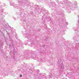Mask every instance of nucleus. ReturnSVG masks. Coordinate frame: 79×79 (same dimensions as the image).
Here are the masks:
<instances>
[{
  "instance_id": "obj_1",
  "label": "nucleus",
  "mask_w": 79,
  "mask_h": 79,
  "mask_svg": "<svg viewBox=\"0 0 79 79\" xmlns=\"http://www.w3.org/2000/svg\"><path fill=\"white\" fill-rule=\"evenodd\" d=\"M75 6H76L75 5H73V6H71L70 7L71 10V9H72V8H73H73H75Z\"/></svg>"
},
{
  "instance_id": "obj_2",
  "label": "nucleus",
  "mask_w": 79,
  "mask_h": 79,
  "mask_svg": "<svg viewBox=\"0 0 79 79\" xmlns=\"http://www.w3.org/2000/svg\"><path fill=\"white\" fill-rule=\"evenodd\" d=\"M28 41L30 42H32V40H29Z\"/></svg>"
},
{
  "instance_id": "obj_3",
  "label": "nucleus",
  "mask_w": 79,
  "mask_h": 79,
  "mask_svg": "<svg viewBox=\"0 0 79 79\" xmlns=\"http://www.w3.org/2000/svg\"><path fill=\"white\" fill-rule=\"evenodd\" d=\"M6 32H7V33H6V34L7 35H10V34L9 33V32H8V31H6Z\"/></svg>"
},
{
  "instance_id": "obj_4",
  "label": "nucleus",
  "mask_w": 79,
  "mask_h": 79,
  "mask_svg": "<svg viewBox=\"0 0 79 79\" xmlns=\"http://www.w3.org/2000/svg\"><path fill=\"white\" fill-rule=\"evenodd\" d=\"M14 7H15V8H16V7H18V6H17V5H14Z\"/></svg>"
},
{
  "instance_id": "obj_5",
  "label": "nucleus",
  "mask_w": 79,
  "mask_h": 79,
  "mask_svg": "<svg viewBox=\"0 0 79 79\" xmlns=\"http://www.w3.org/2000/svg\"><path fill=\"white\" fill-rule=\"evenodd\" d=\"M66 25H68V22H66Z\"/></svg>"
},
{
  "instance_id": "obj_6",
  "label": "nucleus",
  "mask_w": 79,
  "mask_h": 79,
  "mask_svg": "<svg viewBox=\"0 0 79 79\" xmlns=\"http://www.w3.org/2000/svg\"><path fill=\"white\" fill-rule=\"evenodd\" d=\"M67 0H65V1H64V2H67Z\"/></svg>"
},
{
  "instance_id": "obj_7",
  "label": "nucleus",
  "mask_w": 79,
  "mask_h": 79,
  "mask_svg": "<svg viewBox=\"0 0 79 79\" xmlns=\"http://www.w3.org/2000/svg\"><path fill=\"white\" fill-rule=\"evenodd\" d=\"M10 5H11V6H12L13 5V4L12 3L10 4Z\"/></svg>"
},
{
  "instance_id": "obj_8",
  "label": "nucleus",
  "mask_w": 79,
  "mask_h": 79,
  "mask_svg": "<svg viewBox=\"0 0 79 79\" xmlns=\"http://www.w3.org/2000/svg\"><path fill=\"white\" fill-rule=\"evenodd\" d=\"M14 20H15L16 19V18L14 17Z\"/></svg>"
},
{
  "instance_id": "obj_9",
  "label": "nucleus",
  "mask_w": 79,
  "mask_h": 79,
  "mask_svg": "<svg viewBox=\"0 0 79 79\" xmlns=\"http://www.w3.org/2000/svg\"><path fill=\"white\" fill-rule=\"evenodd\" d=\"M52 77H49V78H52Z\"/></svg>"
},
{
  "instance_id": "obj_10",
  "label": "nucleus",
  "mask_w": 79,
  "mask_h": 79,
  "mask_svg": "<svg viewBox=\"0 0 79 79\" xmlns=\"http://www.w3.org/2000/svg\"><path fill=\"white\" fill-rule=\"evenodd\" d=\"M19 77H22V75H20L19 76Z\"/></svg>"
},
{
  "instance_id": "obj_11",
  "label": "nucleus",
  "mask_w": 79,
  "mask_h": 79,
  "mask_svg": "<svg viewBox=\"0 0 79 79\" xmlns=\"http://www.w3.org/2000/svg\"><path fill=\"white\" fill-rule=\"evenodd\" d=\"M26 35V36L27 35V34H26V35Z\"/></svg>"
},
{
  "instance_id": "obj_12",
  "label": "nucleus",
  "mask_w": 79,
  "mask_h": 79,
  "mask_svg": "<svg viewBox=\"0 0 79 79\" xmlns=\"http://www.w3.org/2000/svg\"><path fill=\"white\" fill-rule=\"evenodd\" d=\"M78 23H79V20H78Z\"/></svg>"
},
{
  "instance_id": "obj_13",
  "label": "nucleus",
  "mask_w": 79,
  "mask_h": 79,
  "mask_svg": "<svg viewBox=\"0 0 79 79\" xmlns=\"http://www.w3.org/2000/svg\"><path fill=\"white\" fill-rule=\"evenodd\" d=\"M78 18H79V16H78Z\"/></svg>"
}]
</instances>
